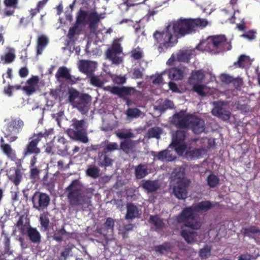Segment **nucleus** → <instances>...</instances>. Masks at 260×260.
Returning <instances> with one entry per match:
<instances>
[{
	"mask_svg": "<svg viewBox=\"0 0 260 260\" xmlns=\"http://www.w3.org/2000/svg\"><path fill=\"white\" fill-rule=\"evenodd\" d=\"M213 207L210 201H202L197 204L183 209L177 216L176 220L179 223H183L185 227L192 230H198L202 226V222L200 216L195 212H205Z\"/></svg>",
	"mask_w": 260,
	"mask_h": 260,
	"instance_id": "obj_1",
	"label": "nucleus"
},
{
	"mask_svg": "<svg viewBox=\"0 0 260 260\" xmlns=\"http://www.w3.org/2000/svg\"><path fill=\"white\" fill-rule=\"evenodd\" d=\"M94 189L92 187H84L78 179L73 180L66 188L67 197L69 205L72 207L84 206L88 207L91 205V199Z\"/></svg>",
	"mask_w": 260,
	"mask_h": 260,
	"instance_id": "obj_2",
	"label": "nucleus"
},
{
	"mask_svg": "<svg viewBox=\"0 0 260 260\" xmlns=\"http://www.w3.org/2000/svg\"><path fill=\"white\" fill-rule=\"evenodd\" d=\"M208 24V20L204 18H180L172 21L170 25H171L174 35L178 39L196 31L198 28H203Z\"/></svg>",
	"mask_w": 260,
	"mask_h": 260,
	"instance_id": "obj_3",
	"label": "nucleus"
},
{
	"mask_svg": "<svg viewBox=\"0 0 260 260\" xmlns=\"http://www.w3.org/2000/svg\"><path fill=\"white\" fill-rule=\"evenodd\" d=\"M196 48L203 51L219 53L230 50L231 45L225 36L220 35L210 37L207 40L201 41Z\"/></svg>",
	"mask_w": 260,
	"mask_h": 260,
	"instance_id": "obj_4",
	"label": "nucleus"
},
{
	"mask_svg": "<svg viewBox=\"0 0 260 260\" xmlns=\"http://www.w3.org/2000/svg\"><path fill=\"white\" fill-rule=\"evenodd\" d=\"M102 18L101 15L96 11H91L88 13L86 11L81 8L77 13L75 23L79 26H84L88 21V28L90 32L95 34L99 23Z\"/></svg>",
	"mask_w": 260,
	"mask_h": 260,
	"instance_id": "obj_5",
	"label": "nucleus"
},
{
	"mask_svg": "<svg viewBox=\"0 0 260 260\" xmlns=\"http://www.w3.org/2000/svg\"><path fill=\"white\" fill-rule=\"evenodd\" d=\"M71 125L73 129H68L69 136L76 141H80L84 144L87 143L89 139L87 137L88 125L86 121L84 119L78 120L75 118L72 120Z\"/></svg>",
	"mask_w": 260,
	"mask_h": 260,
	"instance_id": "obj_6",
	"label": "nucleus"
},
{
	"mask_svg": "<svg viewBox=\"0 0 260 260\" xmlns=\"http://www.w3.org/2000/svg\"><path fill=\"white\" fill-rule=\"evenodd\" d=\"M171 25L169 24L162 31L156 30L153 34L155 42L159 44V49H167L177 42V38L172 32Z\"/></svg>",
	"mask_w": 260,
	"mask_h": 260,
	"instance_id": "obj_7",
	"label": "nucleus"
},
{
	"mask_svg": "<svg viewBox=\"0 0 260 260\" xmlns=\"http://www.w3.org/2000/svg\"><path fill=\"white\" fill-rule=\"evenodd\" d=\"M23 125V122L21 120L12 119L7 124L4 129V134L5 137L10 142L15 141L18 138L16 135L19 133Z\"/></svg>",
	"mask_w": 260,
	"mask_h": 260,
	"instance_id": "obj_8",
	"label": "nucleus"
},
{
	"mask_svg": "<svg viewBox=\"0 0 260 260\" xmlns=\"http://www.w3.org/2000/svg\"><path fill=\"white\" fill-rule=\"evenodd\" d=\"M33 207L40 211L48 208L50 203V198L46 193L36 191L32 197Z\"/></svg>",
	"mask_w": 260,
	"mask_h": 260,
	"instance_id": "obj_9",
	"label": "nucleus"
},
{
	"mask_svg": "<svg viewBox=\"0 0 260 260\" xmlns=\"http://www.w3.org/2000/svg\"><path fill=\"white\" fill-rule=\"evenodd\" d=\"M122 48L120 44L117 41L113 42L111 47L106 51V56L108 59L111 60L113 63L119 64L122 62V59L117 56V54L121 53Z\"/></svg>",
	"mask_w": 260,
	"mask_h": 260,
	"instance_id": "obj_10",
	"label": "nucleus"
},
{
	"mask_svg": "<svg viewBox=\"0 0 260 260\" xmlns=\"http://www.w3.org/2000/svg\"><path fill=\"white\" fill-rule=\"evenodd\" d=\"M190 183L189 180H183L176 182L173 187V193L179 200H185L187 197V188Z\"/></svg>",
	"mask_w": 260,
	"mask_h": 260,
	"instance_id": "obj_11",
	"label": "nucleus"
},
{
	"mask_svg": "<svg viewBox=\"0 0 260 260\" xmlns=\"http://www.w3.org/2000/svg\"><path fill=\"white\" fill-rule=\"evenodd\" d=\"M107 88L111 93L124 99L125 96L135 94L137 90L134 87L129 86L118 87L117 86H108Z\"/></svg>",
	"mask_w": 260,
	"mask_h": 260,
	"instance_id": "obj_12",
	"label": "nucleus"
},
{
	"mask_svg": "<svg viewBox=\"0 0 260 260\" xmlns=\"http://www.w3.org/2000/svg\"><path fill=\"white\" fill-rule=\"evenodd\" d=\"M32 138L33 139L28 143L24 149V156L32 154L38 155L41 152L40 149L37 146L38 143L40 142V138L34 137V135Z\"/></svg>",
	"mask_w": 260,
	"mask_h": 260,
	"instance_id": "obj_13",
	"label": "nucleus"
},
{
	"mask_svg": "<svg viewBox=\"0 0 260 260\" xmlns=\"http://www.w3.org/2000/svg\"><path fill=\"white\" fill-rule=\"evenodd\" d=\"M97 68V63L92 61L82 60L80 61L79 68L80 71L89 76L94 74Z\"/></svg>",
	"mask_w": 260,
	"mask_h": 260,
	"instance_id": "obj_14",
	"label": "nucleus"
},
{
	"mask_svg": "<svg viewBox=\"0 0 260 260\" xmlns=\"http://www.w3.org/2000/svg\"><path fill=\"white\" fill-rule=\"evenodd\" d=\"M115 220L111 217H108L102 227L96 229L97 233L103 235L105 237L108 234L112 235L114 232Z\"/></svg>",
	"mask_w": 260,
	"mask_h": 260,
	"instance_id": "obj_15",
	"label": "nucleus"
},
{
	"mask_svg": "<svg viewBox=\"0 0 260 260\" xmlns=\"http://www.w3.org/2000/svg\"><path fill=\"white\" fill-rule=\"evenodd\" d=\"M186 69L183 66L171 68L168 71L169 77L171 80H181L184 78Z\"/></svg>",
	"mask_w": 260,
	"mask_h": 260,
	"instance_id": "obj_16",
	"label": "nucleus"
},
{
	"mask_svg": "<svg viewBox=\"0 0 260 260\" xmlns=\"http://www.w3.org/2000/svg\"><path fill=\"white\" fill-rule=\"evenodd\" d=\"M192 117V115L175 114L174 118L177 120L176 126L180 128H187L190 126Z\"/></svg>",
	"mask_w": 260,
	"mask_h": 260,
	"instance_id": "obj_17",
	"label": "nucleus"
},
{
	"mask_svg": "<svg viewBox=\"0 0 260 260\" xmlns=\"http://www.w3.org/2000/svg\"><path fill=\"white\" fill-rule=\"evenodd\" d=\"M39 77L37 76H32L27 80L26 85L23 86L22 89L27 95H31L36 91V86L39 83Z\"/></svg>",
	"mask_w": 260,
	"mask_h": 260,
	"instance_id": "obj_18",
	"label": "nucleus"
},
{
	"mask_svg": "<svg viewBox=\"0 0 260 260\" xmlns=\"http://www.w3.org/2000/svg\"><path fill=\"white\" fill-rule=\"evenodd\" d=\"M190 126L194 133L200 134L204 132V121L201 118L192 115Z\"/></svg>",
	"mask_w": 260,
	"mask_h": 260,
	"instance_id": "obj_19",
	"label": "nucleus"
},
{
	"mask_svg": "<svg viewBox=\"0 0 260 260\" xmlns=\"http://www.w3.org/2000/svg\"><path fill=\"white\" fill-rule=\"evenodd\" d=\"M141 187L147 193H153L159 189L160 185L157 180H143Z\"/></svg>",
	"mask_w": 260,
	"mask_h": 260,
	"instance_id": "obj_20",
	"label": "nucleus"
},
{
	"mask_svg": "<svg viewBox=\"0 0 260 260\" xmlns=\"http://www.w3.org/2000/svg\"><path fill=\"white\" fill-rule=\"evenodd\" d=\"M98 164L101 167L107 168L112 165L113 160L108 155V153H104L103 151H99L98 153Z\"/></svg>",
	"mask_w": 260,
	"mask_h": 260,
	"instance_id": "obj_21",
	"label": "nucleus"
},
{
	"mask_svg": "<svg viewBox=\"0 0 260 260\" xmlns=\"http://www.w3.org/2000/svg\"><path fill=\"white\" fill-rule=\"evenodd\" d=\"M26 233L31 242L39 243L41 242V236L36 228H32L29 225L26 228Z\"/></svg>",
	"mask_w": 260,
	"mask_h": 260,
	"instance_id": "obj_22",
	"label": "nucleus"
},
{
	"mask_svg": "<svg viewBox=\"0 0 260 260\" xmlns=\"http://www.w3.org/2000/svg\"><path fill=\"white\" fill-rule=\"evenodd\" d=\"M140 215L138 207L133 203L126 205V213L125 216V219L132 220L139 217Z\"/></svg>",
	"mask_w": 260,
	"mask_h": 260,
	"instance_id": "obj_23",
	"label": "nucleus"
},
{
	"mask_svg": "<svg viewBox=\"0 0 260 260\" xmlns=\"http://www.w3.org/2000/svg\"><path fill=\"white\" fill-rule=\"evenodd\" d=\"M91 96L87 93L82 94L79 97V102L76 103V107L80 111H84L91 101Z\"/></svg>",
	"mask_w": 260,
	"mask_h": 260,
	"instance_id": "obj_24",
	"label": "nucleus"
},
{
	"mask_svg": "<svg viewBox=\"0 0 260 260\" xmlns=\"http://www.w3.org/2000/svg\"><path fill=\"white\" fill-rule=\"evenodd\" d=\"M212 114L223 120L230 118L231 113L222 107H215L212 111Z\"/></svg>",
	"mask_w": 260,
	"mask_h": 260,
	"instance_id": "obj_25",
	"label": "nucleus"
},
{
	"mask_svg": "<svg viewBox=\"0 0 260 260\" xmlns=\"http://www.w3.org/2000/svg\"><path fill=\"white\" fill-rule=\"evenodd\" d=\"M136 143L131 139H126L122 141L120 144V149L126 154L133 151L136 146Z\"/></svg>",
	"mask_w": 260,
	"mask_h": 260,
	"instance_id": "obj_26",
	"label": "nucleus"
},
{
	"mask_svg": "<svg viewBox=\"0 0 260 260\" xmlns=\"http://www.w3.org/2000/svg\"><path fill=\"white\" fill-rule=\"evenodd\" d=\"M204 151L205 149L203 148H194L192 150H187L185 152V156L189 160L199 158Z\"/></svg>",
	"mask_w": 260,
	"mask_h": 260,
	"instance_id": "obj_27",
	"label": "nucleus"
},
{
	"mask_svg": "<svg viewBox=\"0 0 260 260\" xmlns=\"http://www.w3.org/2000/svg\"><path fill=\"white\" fill-rule=\"evenodd\" d=\"M151 153L154 158H157V159L160 160L166 159L168 161H171L175 158H172L170 155V151L167 149L160 151L158 153L154 151H151Z\"/></svg>",
	"mask_w": 260,
	"mask_h": 260,
	"instance_id": "obj_28",
	"label": "nucleus"
},
{
	"mask_svg": "<svg viewBox=\"0 0 260 260\" xmlns=\"http://www.w3.org/2000/svg\"><path fill=\"white\" fill-rule=\"evenodd\" d=\"M251 64L250 57L244 54L241 55L237 61L234 62V66L237 68H244Z\"/></svg>",
	"mask_w": 260,
	"mask_h": 260,
	"instance_id": "obj_29",
	"label": "nucleus"
},
{
	"mask_svg": "<svg viewBox=\"0 0 260 260\" xmlns=\"http://www.w3.org/2000/svg\"><path fill=\"white\" fill-rule=\"evenodd\" d=\"M197 235V232L185 229L182 230L180 232V235L187 243L189 244L195 241L194 238Z\"/></svg>",
	"mask_w": 260,
	"mask_h": 260,
	"instance_id": "obj_30",
	"label": "nucleus"
},
{
	"mask_svg": "<svg viewBox=\"0 0 260 260\" xmlns=\"http://www.w3.org/2000/svg\"><path fill=\"white\" fill-rule=\"evenodd\" d=\"M49 42L48 38L45 35H41L38 37L37 40V54H42L43 49L47 46Z\"/></svg>",
	"mask_w": 260,
	"mask_h": 260,
	"instance_id": "obj_31",
	"label": "nucleus"
},
{
	"mask_svg": "<svg viewBox=\"0 0 260 260\" xmlns=\"http://www.w3.org/2000/svg\"><path fill=\"white\" fill-rule=\"evenodd\" d=\"M135 173L137 179H142L148 174V168L145 165L140 164L135 168Z\"/></svg>",
	"mask_w": 260,
	"mask_h": 260,
	"instance_id": "obj_32",
	"label": "nucleus"
},
{
	"mask_svg": "<svg viewBox=\"0 0 260 260\" xmlns=\"http://www.w3.org/2000/svg\"><path fill=\"white\" fill-rule=\"evenodd\" d=\"M55 77L57 80L60 78L71 80L72 78L69 70L65 67L59 68L55 74Z\"/></svg>",
	"mask_w": 260,
	"mask_h": 260,
	"instance_id": "obj_33",
	"label": "nucleus"
},
{
	"mask_svg": "<svg viewBox=\"0 0 260 260\" xmlns=\"http://www.w3.org/2000/svg\"><path fill=\"white\" fill-rule=\"evenodd\" d=\"M242 233L244 236L253 238V235L260 234V229L255 225H251L248 228L243 229Z\"/></svg>",
	"mask_w": 260,
	"mask_h": 260,
	"instance_id": "obj_34",
	"label": "nucleus"
},
{
	"mask_svg": "<svg viewBox=\"0 0 260 260\" xmlns=\"http://www.w3.org/2000/svg\"><path fill=\"white\" fill-rule=\"evenodd\" d=\"M39 221L41 225L42 231H48L49 228L50 220L48 217V213H43L40 215Z\"/></svg>",
	"mask_w": 260,
	"mask_h": 260,
	"instance_id": "obj_35",
	"label": "nucleus"
},
{
	"mask_svg": "<svg viewBox=\"0 0 260 260\" xmlns=\"http://www.w3.org/2000/svg\"><path fill=\"white\" fill-rule=\"evenodd\" d=\"M205 78V75L202 70H198L193 71L191 73L190 77L189 78V81L190 83H193L196 81L197 82H201Z\"/></svg>",
	"mask_w": 260,
	"mask_h": 260,
	"instance_id": "obj_36",
	"label": "nucleus"
},
{
	"mask_svg": "<svg viewBox=\"0 0 260 260\" xmlns=\"http://www.w3.org/2000/svg\"><path fill=\"white\" fill-rule=\"evenodd\" d=\"M100 169L98 167L89 165L86 170V174L92 178L96 179L100 176Z\"/></svg>",
	"mask_w": 260,
	"mask_h": 260,
	"instance_id": "obj_37",
	"label": "nucleus"
},
{
	"mask_svg": "<svg viewBox=\"0 0 260 260\" xmlns=\"http://www.w3.org/2000/svg\"><path fill=\"white\" fill-rule=\"evenodd\" d=\"M162 133V129L159 127H153L148 129L147 132L149 138H156L159 139Z\"/></svg>",
	"mask_w": 260,
	"mask_h": 260,
	"instance_id": "obj_38",
	"label": "nucleus"
},
{
	"mask_svg": "<svg viewBox=\"0 0 260 260\" xmlns=\"http://www.w3.org/2000/svg\"><path fill=\"white\" fill-rule=\"evenodd\" d=\"M149 222L154 224L156 230H161L165 225L162 220L157 216L151 215L149 218Z\"/></svg>",
	"mask_w": 260,
	"mask_h": 260,
	"instance_id": "obj_39",
	"label": "nucleus"
},
{
	"mask_svg": "<svg viewBox=\"0 0 260 260\" xmlns=\"http://www.w3.org/2000/svg\"><path fill=\"white\" fill-rule=\"evenodd\" d=\"M190 59V55L187 51H180L176 54V60L179 62H188Z\"/></svg>",
	"mask_w": 260,
	"mask_h": 260,
	"instance_id": "obj_40",
	"label": "nucleus"
},
{
	"mask_svg": "<svg viewBox=\"0 0 260 260\" xmlns=\"http://www.w3.org/2000/svg\"><path fill=\"white\" fill-rule=\"evenodd\" d=\"M206 180L208 185L210 188L215 187L219 183L218 177L212 173L208 176Z\"/></svg>",
	"mask_w": 260,
	"mask_h": 260,
	"instance_id": "obj_41",
	"label": "nucleus"
},
{
	"mask_svg": "<svg viewBox=\"0 0 260 260\" xmlns=\"http://www.w3.org/2000/svg\"><path fill=\"white\" fill-rule=\"evenodd\" d=\"M174 104L173 102L169 100H165L159 104L156 109L162 112H165L167 109L172 108Z\"/></svg>",
	"mask_w": 260,
	"mask_h": 260,
	"instance_id": "obj_42",
	"label": "nucleus"
},
{
	"mask_svg": "<svg viewBox=\"0 0 260 260\" xmlns=\"http://www.w3.org/2000/svg\"><path fill=\"white\" fill-rule=\"evenodd\" d=\"M105 142V144L103 149H102V151H103L104 153H108L109 152H111L118 150V145L117 143L115 142H108V141Z\"/></svg>",
	"mask_w": 260,
	"mask_h": 260,
	"instance_id": "obj_43",
	"label": "nucleus"
},
{
	"mask_svg": "<svg viewBox=\"0 0 260 260\" xmlns=\"http://www.w3.org/2000/svg\"><path fill=\"white\" fill-rule=\"evenodd\" d=\"M171 146H172L175 149V150L178 153H182L184 152L186 148V145L184 142H178L173 141Z\"/></svg>",
	"mask_w": 260,
	"mask_h": 260,
	"instance_id": "obj_44",
	"label": "nucleus"
},
{
	"mask_svg": "<svg viewBox=\"0 0 260 260\" xmlns=\"http://www.w3.org/2000/svg\"><path fill=\"white\" fill-rule=\"evenodd\" d=\"M175 175L174 177L176 179V182H181L183 180H188L185 177V174L184 169L182 167H179L175 170Z\"/></svg>",
	"mask_w": 260,
	"mask_h": 260,
	"instance_id": "obj_45",
	"label": "nucleus"
},
{
	"mask_svg": "<svg viewBox=\"0 0 260 260\" xmlns=\"http://www.w3.org/2000/svg\"><path fill=\"white\" fill-rule=\"evenodd\" d=\"M22 178V173L19 169H17L15 170V174L11 176L10 180L16 186H17L20 183Z\"/></svg>",
	"mask_w": 260,
	"mask_h": 260,
	"instance_id": "obj_46",
	"label": "nucleus"
},
{
	"mask_svg": "<svg viewBox=\"0 0 260 260\" xmlns=\"http://www.w3.org/2000/svg\"><path fill=\"white\" fill-rule=\"evenodd\" d=\"M89 78V81L90 84L95 87H102L104 83L103 82L100 78L94 75V74L88 76Z\"/></svg>",
	"mask_w": 260,
	"mask_h": 260,
	"instance_id": "obj_47",
	"label": "nucleus"
},
{
	"mask_svg": "<svg viewBox=\"0 0 260 260\" xmlns=\"http://www.w3.org/2000/svg\"><path fill=\"white\" fill-rule=\"evenodd\" d=\"M81 30V29L79 27V25L75 23L74 25L70 28L67 37L70 40H72L75 35L79 34Z\"/></svg>",
	"mask_w": 260,
	"mask_h": 260,
	"instance_id": "obj_48",
	"label": "nucleus"
},
{
	"mask_svg": "<svg viewBox=\"0 0 260 260\" xmlns=\"http://www.w3.org/2000/svg\"><path fill=\"white\" fill-rule=\"evenodd\" d=\"M171 248V244L170 242H166L161 245L155 246L154 250L156 252L162 253L164 251H167Z\"/></svg>",
	"mask_w": 260,
	"mask_h": 260,
	"instance_id": "obj_49",
	"label": "nucleus"
},
{
	"mask_svg": "<svg viewBox=\"0 0 260 260\" xmlns=\"http://www.w3.org/2000/svg\"><path fill=\"white\" fill-rule=\"evenodd\" d=\"M41 173V170L37 167H31L29 171L30 178L35 181L39 179V176Z\"/></svg>",
	"mask_w": 260,
	"mask_h": 260,
	"instance_id": "obj_50",
	"label": "nucleus"
},
{
	"mask_svg": "<svg viewBox=\"0 0 260 260\" xmlns=\"http://www.w3.org/2000/svg\"><path fill=\"white\" fill-rule=\"evenodd\" d=\"M186 136V131L185 130H178L173 141L184 142Z\"/></svg>",
	"mask_w": 260,
	"mask_h": 260,
	"instance_id": "obj_51",
	"label": "nucleus"
},
{
	"mask_svg": "<svg viewBox=\"0 0 260 260\" xmlns=\"http://www.w3.org/2000/svg\"><path fill=\"white\" fill-rule=\"evenodd\" d=\"M141 111L136 108H129L126 111V114L128 117H137L140 116Z\"/></svg>",
	"mask_w": 260,
	"mask_h": 260,
	"instance_id": "obj_52",
	"label": "nucleus"
},
{
	"mask_svg": "<svg viewBox=\"0 0 260 260\" xmlns=\"http://www.w3.org/2000/svg\"><path fill=\"white\" fill-rule=\"evenodd\" d=\"M205 86L203 84H194L192 90L201 96H206V92L204 91Z\"/></svg>",
	"mask_w": 260,
	"mask_h": 260,
	"instance_id": "obj_53",
	"label": "nucleus"
},
{
	"mask_svg": "<svg viewBox=\"0 0 260 260\" xmlns=\"http://www.w3.org/2000/svg\"><path fill=\"white\" fill-rule=\"evenodd\" d=\"M79 95V92L76 90H74L69 92V102L74 106L76 107V102L75 100Z\"/></svg>",
	"mask_w": 260,
	"mask_h": 260,
	"instance_id": "obj_54",
	"label": "nucleus"
},
{
	"mask_svg": "<svg viewBox=\"0 0 260 260\" xmlns=\"http://www.w3.org/2000/svg\"><path fill=\"white\" fill-rule=\"evenodd\" d=\"M4 252L6 254H11L10 251V238L6 235L4 236Z\"/></svg>",
	"mask_w": 260,
	"mask_h": 260,
	"instance_id": "obj_55",
	"label": "nucleus"
},
{
	"mask_svg": "<svg viewBox=\"0 0 260 260\" xmlns=\"http://www.w3.org/2000/svg\"><path fill=\"white\" fill-rule=\"evenodd\" d=\"M211 248L208 246H206L200 250V256L202 258H206L210 255Z\"/></svg>",
	"mask_w": 260,
	"mask_h": 260,
	"instance_id": "obj_56",
	"label": "nucleus"
},
{
	"mask_svg": "<svg viewBox=\"0 0 260 260\" xmlns=\"http://www.w3.org/2000/svg\"><path fill=\"white\" fill-rule=\"evenodd\" d=\"M53 132V129H49L48 130H45L44 132H40L37 134H34V137H37L40 138L39 140L41 141L43 138H47L49 135H52Z\"/></svg>",
	"mask_w": 260,
	"mask_h": 260,
	"instance_id": "obj_57",
	"label": "nucleus"
},
{
	"mask_svg": "<svg viewBox=\"0 0 260 260\" xmlns=\"http://www.w3.org/2000/svg\"><path fill=\"white\" fill-rule=\"evenodd\" d=\"M1 147L3 152L8 157H11L13 153V150L11 146L8 144H4L1 145Z\"/></svg>",
	"mask_w": 260,
	"mask_h": 260,
	"instance_id": "obj_58",
	"label": "nucleus"
},
{
	"mask_svg": "<svg viewBox=\"0 0 260 260\" xmlns=\"http://www.w3.org/2000/svg\"><path fill=\"white\" fill-rule=\"evenodd\" d=\"M256 32L253 30H250L241 35V37L246 38L248 40H252L255 38Z\"/></svg>",
	"mask_w": 260,
	"mask_h": 260,
	"instance_id": "obj_59",
	"label": "nucleus"
},
{
	"mask_svg": "<svg viewBox=\"0 0 260 260\" xmlns=\"http://www.w3.org/2000/svg\"><path fill=\"white\" fill-rule=\"evenodd\" d=\"M116 135L119 138L124 139V140L130 139V138L134 137V134L131 132H119L116 134Z\"/></svg>",
	"mask_w": 260,
	"mask_h": 260,
	"instance_id": "obj_60",
	"label": "nucleus"
},
{
	"mask_svg": "<svg viewBox=\"0 0 260 260\" xmlns=\"http://www.w3.org/2000/svg\"><path fill=\"white\" fill-rule=\"evenodd\" d=\"M220 80L222 83L228 84L231 83L233 80V77L228 74H222L220 76Z\"/></svg>",
	"mask_w": 260,
	"mask_h": 260,
	"instance_id": "obj_61",
	"label": "nucleus"
},
{
	"mask_svg": "<svg viewBox=\"0 0 260 260\" xmlns=\"http://www.w3.org/2000/svg\"><path fill=\"white\" fill-rule=\"evenodd\" d=\"M71 248L68 247L64 248V250L62 251L59 256V260H67V257L69 255Z\"/></svg>",
	"mask_w": 260,
	"mask_h": 260,
	"instance_id": "obj_62",
	"label": "nucleus"
},
{
	"mask_svg": "<svg viewBox=\"0 0 260 260\" xmlns=\"http://www.w3.org/2000/svg\"><path fill=\"white\" fill-rule=\"evenodd\" d=\"M15 58V54L11 52L6 53L4 57L5 63H10L14 61Z\"/></svg>",
	"mask_w": 260,
	"mask_h": 260,
	"instance_id": "obj_63",
	"label": "nucleus"
},
{
	"mask_svg": "<svg viewBox=\"0 0 260 260\" xmlns=\"http://www.w3.org/2000/svg\"><path fill=\"white\" fill-rule=\"evenodd\" d=\"M232 82H231L233 83L234 87L236 89H238L241 87V86L243 84V81L242 79L240 78H233Z\"/></svg>",
	"mask_w": 260,
	"mask_h": 260,
	"instance_id": "obj_64",
	"label": "nucleus"
}]
</instances>
